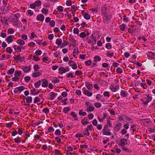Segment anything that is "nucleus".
<instances>
[{
	"label": "nucleus",
	"mask_w": 155,
	"mask_h": 155,
	"mask_svg": "<svg viewBox=\"0 0 155 155\" xmlns=\"http://www.w3.org/2000/svg\"><path fill=\"white\" fill-rule=\"evenodd\" d=\"M91 39H92L94 41H93L92 40L88 38H87V41L88 44H90L91 45H93L96 44V38L92 34L91 35Z\"/></svg>",
	"instance_id": "1"
},
{
	"label": "nucleus",
	"mask_w": 155,
	"mask_h": 155,
	"mask_svg": "<svg viewBox=\"0 0 155 155\" xmlns=\"http://www.w3.org/2000/svg\"><path fill=\"white\" fill-rule=\"evenodd\" d=\"M103 17V21L106 24H108L111 18V16L110 15L106 14L105 15H102Z\"/></svg>",
	"instance_id": "2"
},
{
	"label": "nucleus",
	"mask_w": 155,
	"mask_h": 155,
	"mask_svg": "<svg viewBox=\"0 0 155 155\" xmlns=\"http://www.w3.org/2000/svg\"><path fill=\"white\" fill-rule=\"evenodd\" d=\"M86 106L87 107L86 108V111L87 112H91L94 110V107L91 106L89 102H86L85 104Z\"/></svg>",
	"instance_id": "3"
},
{
	"label": "nucleus",
	"mask_w": 155,
	"mask_h": 155,
	"mask_svg": "<svg viewBox=\"0 0 155 155\" xmlns=\"http://www.w3.org/2000/svg\"><path fill=\"white\" fill-rule=\"evenodd\" d=\"M150 121L148 119H142L140 121V123L142 126H147L150 124Z\"/></svg>",
	"instance_id": "4"
},
{
	"label": "nucleus",
	"mask_w": 155,
	"mask_h": 155,
	"mask_svg": "<svg viewBox=\"0 0 155 155\" xmlns=\"http://www.w3.org/2000/svg\"><path fill=\"white\" fill-rule=\"evenodd\" d=\"M58 70L59 73L61 74H63L66 72L68 71H69V69L68 67L64 68L63 67H61L58 68Z\"/></svg>",
	"instance_id": "5"
},
{
	"label": "nucleus",
	"mask_w": 155,
	"mask_h": 155,
	"mask_svg": "<svg viewBox=\"0 0 155 155\" xmlns=\"http://www.w3.org/2000/svg\"><path fill=\"white\" fill-rule=\"evenodd\" d=\"M13 48L14 50L16 51L20 52H21V49L24 50L25 49V47L24 46H17L16 45H14L13 46Z\"/></svg>",
	"instance_id": "6"
},
{
	"label": "nucleus",
	"mask_w": 155,
	"mask_h": 155,
	"mask_svg": "<svg viewBox=\"0 0 155 155\" xmlns=\"http://www.w3.org/2000/svg\"><path fill=\"white\" fill-rule=\"evenodd\" d=\"M127 140L125 138L120 139L119 143L118 145L121 147L124 146L126 144H127Z\"/></svg>",
	"instance_id": "7"
},
{
	"label": "nucleus",
	"mask_w": 155,
	"mask_h": 155,
	"mask_svg": "<svg viewBox=\"0 0 155 155\" xmlns=\"http://www.w3.org/2000/svg\"><path fill=\"white\" fill-rule=\"evenodd\" d=\"M107 11V8L105 5H103L101 7V13L102 15L107 14L106 13Z\"/></svg>",
	"instance_id": "8"
},
{
	"label": "nucleus",
	"mask_w": 155,
	"mask_h": 155,
	"mask_svg": "<svg viewBox=\"0 0 155 155\" xmlns=\"http://www.w3.org/2000/svg\"><path fill=\"white\" fill-rule=\"evenodd\" d=\"M103 133L104 135L110 136L111 135V133L109 131V130L108 128H107V127H104Z\"/></svg>",
	"instance_id": "9"
},
{
	"label": "nucleus",
	"mask_w": 155,
	"mask_h": 155,
	"mask_svg": "<svg viewBox=\"0 0 155 155\" xmlns=\"http://www.w3.org/2000/svg\"><path fill=\"white\" fill-rule=\"evenodd\" d=\"M152 97L150 96H147L143 100V104L145 105H147V104L151 100Z\"/></svg>",
	"instance_id": "10"
},
{
	"label": "nucleus",
	"mask_w": 155,
	"mask_h": 155,
	"mask_svg": "<svg viewBox=\"0 0 155 155\" xmlns=\"http://www.w3.org/2000/svg\"><path fill=\"white\" fill-rule=\"evenodd\" d=\"M22 69H23L24 72L25 73L28 72L31 70L30 67L25 66H23L22 68Z\"/></svg>",
	"instance_id": "11"
},
{
	"label": "nucleus",
	"mask_w": 155,
	"mask_h": 155,
	"mask_svg": "<svg viewBox=\"0 0 155 155\" xmlns=\"http://www.w3.org/2000/svg\"><path fill=\"white\" fill-rule=\"evenodd\" d=\"M41 81H43L41 86L43 87H47L48 84V80L46 79H43Z\"/></svg>",
	"instance_id": "12"
},
{
	"label": "nucleus",
	"mask_w": 155,
	"mask_h": 155,
	"mask_svg": "<svg viewBox=\"0 0 155 155\" xmlns=\"http://www.w3.org/2000/svg\"><path fill=\"white\" fill-rule=\"evenodd\" d=\"M36 19L38 21H42L44 20V15L42 14H39L37 16Z\"/></svg>",
	"instance_id": "13"
},
{
	"label": "nucleus",
	"mask_w": 155,
	"mask_h": 155,
	"mask_svg": "<svg viewBox=\"0 0 155 155\" xmlns=\"http://www.w3.org/2000/svg\"><path fill=\"white\" fill-rule=\"evenodd\" d=\"M110 89L112 91L115 92L119 89V86L117 85L114 87L113 85H111L110 87Z\"/></svg>",
	"instance_id": "14"
},
{
	"label": "nucleus",
	"mask_w": 155,
	"mask_h": 155,
	"mask_svg": "<svg viewBox=\"0 0 155 155\" xmlns=\"http://www.w3.org/2000/svg\"><path fill=\"white\" fill-rule=\"evenodd\" d=\"M42 71H40L39 72H33L32 73V76L33 78H35L38 77L41 74Z\"/></svg>",
	"instance_id": "15"
},
{
	"label": "nucleus",
	"mask_w": 155,
	"mask_h": 155,
	"mask_svg": "<svg viewBox=\"0 0 155 155\" xmlns=\"http://www.w3.org/2000/svg\"><path fill=\"white\" fill-rule=\"evenodd\" d=\"M69 40L71 42V43L70 44V47L72 45L74 47H75L76 46V41L75 39L72 37H71L69 39Z\"/></svg>",
	"instance_id": "16"
},
{
	"label": "nucleus",
	"mask_w": 155,
	"mask_h": 155,
	"mask_svg": "<svg viewBox=\"0 0 155 155\" xmlns=\"http://www.w3.org/2000/svg\"><path fill=\"white\" fill-rule=\"evenodd\" d=\"M83 93L84 94H85L88 97H91L92 95V92H90L89 91H88L87 90H84V91Z\"/></svg>",
	"instance_id": "17"
},
{
	"label": "nucleus",
	"mask_w": 155,
	"mask_h": 155,
	"mask_svg": "<svg viewBox=\"0 0 155 155\" xmlns=\"http://www.w3.org/2000/svg\"><path fill=\"white\" fill-rule=\"evenodd\" d=\"M122 124L120 123H118L114 127V130L115 131H119L121 128Z\"/></svg>",
	"instance_id": "18"
},
{
	"label": "nucleus",
	"mask_w": 155,
	"mask_h": 155,
	"mask_svg": "<svg viewBox=\"0 0 155 155\" xmlns=\"http://www.w3.org/2000/svg\"><path fill=\"white\" fill-rule=\"evenodd\" d=\"M123 120L125 122L127 121L132 122V120L125 115H123Z\"/></svg>",
	"instance_id": "19"
},
{
	"label": "nucleus",
	"mask_w": 155,
	"mask_h": 155,
	"mask_svg": "<svg viewBox=\"0 0 155 155\" xmlns=\"http://www.w3.org/2000/svg\"><path fill=\"white\" fill-rule=\"evenodd\" d=\"M16 42L20 45H23L25 43V41L21 39H18L17 41Z\"/></svg>",
	"instance_id": "20"
},
{
	"label": "nucleus",
	"mask_w": 155,
	"mask_h": 155,
	"mask_svg": "<svg viewBox=\"0 0 155 155\" xmlns=\"http://www.w3.org/2000/svg\"><path fill=\"white\" fill-rule=\"evenodd\" d=\"M14 37L13 35H10L7 38V41L8 43H10L13 41V38Z\"/></svg>",
	"instance_id": "21"
},
{
	"label": "nucleus",
	"mask_w": 155,
	"mask_h": 155,
	"mask_svg": "<svg viewBox=\"0 0 155 155\" xmlns=\"http://www.w3.org/2000/svg\"><path fill=\"white\" fill-rule=\"evenodd\" d=\"M50 99L52 100L55 97L56 95H57V94H55L54 92H51L50 93Z\"/></svg>",
	"instance_id": "22"
},
{
	"label": "nucleus",
	"mask_w": 155,
	"mask_h": 155,
	"mask_svg": "<svg viewBox=\"0 0 155 155\" xmlns=\"http://www.w3.org/2000/svg\"><path fill=\"white\" fill-rule=\"evenodd\" d=\"M121 149L123 151L127 153H130L132 152L131 150L129 149L124 146L122 147Z\"/></svg>",
	"instance_id": "23"
},
{
	"label": "nucleus",
	"mask_w": 155,
	"mask_h": 155,
	"mask_svg": "<svg viewBox=\"0 0 155 155\" xmlns=\"http://www.w3.org/2000/svg\"><path fill=\"white\" fill-rule=\"evenodd\" d=\"M21 74V72L20 70H16L14 73V76L19 77Z\"/></svg>",
	"instance_id": "24"
},
{
	"label": "nucleus",
	"mask_w": 155,
	"mask_h": 155,
	"mask_svg": "<svg viewBox=\"0 0 155 155\" xmlns=\"http://www.w3.org/2000/svg\"><path fill=\"white\" fill-rule=\"evenodd\" d=\"M86 86L87 88L89 90L92 89L93 86L92 85L90 84L89 82H87L86 83Z\"/></svg>",
	"instance_id": "25"
},
{
	"label": "nucleus",
	"mask_w": 155,
	"mask_h": 155,
	"mask_svg": "<svg viewBox=\"0 0 155 155\" xmlns=\"http://www.w3.org/2000/svg\"><path fill=\"white\" fill-rule=\"evenodd\" d=\"M41 81H38L34 84V86L36 88H38L41 85Z\"/></svg>",
	"instance_id": "26"
},
{
	"label": "nucleus",
	"mask_w": 155,
	"mask_h": 155,
	"mask_svg": "<svg viewBox=\"0 0 155 155\" xmlns=\"http://www.w3.org/2000/svg\"><path fill=\"white\" fill-rule=\"evenodd\" d=\"M79 53L78 49L77 48H75L74 49L73 51V56L75 57V56L77 54Z\"/></svg>",
	"instance_id": "27"
},
{
	"label": "nucleus",
	"mask_w": 155,
	"mask_h": 155,
	"mask_svg": "<svg viewBox=\"0 0 155 155\" xmlns=\"http://www.w3.org/2000/svg\"><path fill=\"white\" fill-rule=\"evenodd\" d=\"M62 42V40L61 39H57L56 40V44L58 45H60Z\"/></svg>",
	"instance_id": "28"
},
{
	"label": "nucleus",
	"mask_w": 155,
	"mask_h": 155,
	"mask_svg": "<svg viewBox=\"0 0 155 155\" xmlns=\"http://www.w3.org/2000/svg\"><path fill=\"white\" fill-rule=\"evenodd\" d=\"M71 115L73 117L75 118L76 120H78V118L77 115L74 112H72L71 113Z\"/></svg>",
	"instance_id": "29"
},
{
	"label": "nucleus",
	"mask_w": 155,
	"mask_h": 155,
	"mask_svg": "<svg viewBox=\"0 0 155 155\" xmlns=\"http://www.w3.org/2000/svg\"><path fill=\"white\" fill-rule=\"evenodd\" d=\"M34 3L35 6L37 7L40 6L41 5V1L39 0L35 2Z\"/></svg>",
	"instance_id": "30"
},
{
	"label": "nucleus",
	"mask_w": 155,
	"mask_h": 155,
	"mask_svg": "<svg viewBox=\"0 0 155 155\" xmlns=\"http://www.w3.org/2000/svg\"><path fill=\"white\" fill-rule=\"evenodd\" d=\"M41 12L43 14L46 15L48 14V10L46 8H43L41 10Z\"/></svg>",
	"instance_id": "31"
},
{
	"label": "nucleus",
	"mask_w": 155,
	"mask_h": 155,
	"mask_svg": "<svg viewBox=\"0 0 155 155\" xmlns=\"http://www.w3.org/2000/svg\"><path fill=\"white\" fill-rule=\"evenodd\" d=\"M27 103H30L32 101V98L31 97H28L26 99Z\"/></svg>",
	"instance_id": "32"
},
{
	"label": "nucleus",
	"mask_w": 155,
	"mask_h": 155,
	"mask_svg": "<svg viewBox=\"0 0 155 155\" xmlns=\"http://www.w3.org/2000/svg\"><path fill=\"white\" fill-rule=\"evenodd\" d=\"M84 18L87 20H89L90 18V15L88 14L85 13L84 15Z\"/></svg>",
	"instance_id": "33"
},
{
	"label": "nucleus",
	"mask_w": 155,
	"mask_h": 155,
	"mask_svg": "<svg viewBox=\"0 0 155 155\" xmlns=\"http://www.w3.org/2000/svg\"><path fill=\"white\" fill-rule=\"evenodd\" d=\"M14 141L16 143H19L21 142V138L17 137L14 139Z\"/></svg>",
	"instance_id": "34"
},
{
	"label": "nucleus",
	"mask_w": 155,
	"mask_h": 155,
	"mask_svg": "<svg viewBox=\"0 0 155 155\" xmlns=\"http://www.w3.org/2000/svg\"><path fill=\"white\" fill-rule=\"evenodd\" d=\"M112 126L110 120H108L107 121V125L104 127H107V128L108 127H111Z\"/></svg>",
	"instance_id": "35"
},
{
	"label": "nucleus",
	"mask_w": 155,
	"mask_h": 155,
	"mask_svg": "<svg viewBox=\"0 0 155 155\" xmlns=\"http://www.w3.org/2000/svg\"><path fill=\"white\" fill-rule=\"evenodd\" d=\"M57 10L59 12H62L63 11V7L61 6H59L57 7Z\"/></svg>",
	"instance_id": "36"
},
{
	"label": "nucleus",
	"mask_w": 155,
	"mask_h": 155,
	"mask_svg": "<svg viewBox=\"0 0 155 155\" xmlns=\"http://www.w3.org/2000/svg\"><path fill=\"white\" fill-rule=\"evenodd\" d=\"M15 71V69L14 68H12L9 69L7 72L8 74H12Z\"/></svg>",
	"instance_id": "37"
},
{
	"label": "nucleus",
	"mask_w": 155,
	"mask_h": 155,
	"mask_svg": "<svg viewBox=\"0 0 155 155\" xmlns=\"http://www.w3.org/2000/svg\"><path fill=\"white\" fill-rule=\"evenodd\" d=\"M140 86L141 87H142L144 89H147V85L146 83H142L141 84Z\"/></svg>",
	"instance_id": "38"
},
{
	"label": "nucleus",
	"mask_w": 155,
	"mask_h": 155,
	"mask_svg": "<svg viewBox=\"0 0 155 155\" xmlns=\"http://www.w3.org/2000/svg\"><path fill=\"white\" fill-rule=\"evenodd\" d=\"M94 59L95 61L96 62L97 61H100L101 58L99 56H96L94 57Z\"/></svg>",
	"instance_id": "39"
},
{
	"label": "nucleus",
	"mask_w": 155,
	"mask_h": 155,
	"mask_svg": "<svg viewBox=\"0 0 155 155\" xmlns=\"http://www.w3.org/2000/svg\"><path fill=\"white\" fill-rule=\"evenodd\" d=\"M19 80V77L17 76H15V77L12 78V80L14 81H17Z\"/></svg>",
	"instance_id": "40"
},
{
	"label": "nucleus",
	"mask_w": 155,
	"mask_h": 155,
	"mask_svg": "<svg viewBox=\"0 0 155 155\" xmlns=\"http://www.w3.org/2000/svg\"><path fill=\"white\" fill-rule=\"evenodd\" d=\"M70 110V108L69 107H64L63 110V112L65 113H67L68 111Z\"/></svg>",
	"instance_id": "41"
},
{
	"label": "nucleus",
	"mask_w": 155,
	"mask_h": 155,
	"mask_svg": "<svg viewBox=\"0 0 155 155\" xmlns=\"http://www.w3.org/2000/svg\"><path fill=\"white\" fill-rule=\"evenodd\" d=\"M79 114L80 115H82L83 116H85L87 114V113L86 112L83 111L81 110L79 111Z\"/></svg>",
	"instance_id": "42"
},
{
	"label": "nucleus",
	"mask_w": 155,
	"mask_h": 155,
	"mask_svg": "<svg viewBox=\"0 0 155 155\" xmlns=\"http://www.w3.org/2000/svg\"><path fill=\"white\" fill-rule=\"evenodd\" d=\"M105 47L107 49H110L112 48L111 45L110 43H107L106 44Z\"/></svg>",
	"instance_id": "43"
},
{
	"label": "nucleus",
	"mask_w": 155,
	"mask_h": 155,
	"mask_svg": "<svg viewBox=\"0 0 155 155\" xmlns=\"http://www.w3.org/2000/svg\"><path fill=\"white\" fill-rule=\"evenodd\" d=\"M39 68L40 67L38 64H36L34 66V69L35 71H37Z\"/></svg>",
	"instance_id": "44"
},
{
	"label": "nucleus",
	"mask_w": 155,
	"mask_h": 155,
	"mask_svg": "<svg viewBox=\"0 0 155 155\" xmlns=\"http://www.w3.org/2000/svg\"><path fill=\"white\" fill-rule=\"evenodd\" d=\"M125 25L124 24H122L120 25V30L122 31H124L125 29Z\"/></svg>",
	"instance_id": "45"
},
{
	"label": "nucleus",
	"mask_w": 155,
	"mask_h": 155,
	"mask_svg": "<svg viewBox=\"0 0 155 155\" xmlns=\"http://www.w3.org/2000/svg\"><path fill=\"white\" fill-rule=\"evenodd\" d=\"M115 150L116 153L118 154L121 151V150L120 148H118L116 146H115Z\"/></svg>",
	"instance_id": "46"
},
{
	"label": "nucleus",
	"mask_w": 155,
	"mask_h": 155,
	"mask_svg": "<svg viewBox=\"0 0 155 155\" xmlns=\"http://www.w3.org/2000/svg\"><path fill=\"white\" fill-rule=\"evenodd\" d=\"M79 36L81 38H84L86 36V34L84 32H82L80 33Z\"/></svg>",
	"instance_id": "47"
},
{
	"label": "nucleus",
	"mask_w": 155,
	"mask_h": 155,
	"mask_svg": "<svg viewBox=\"0 0 155 155\" xmlns=\"http://www.w3.org/2000/svg\"><path fill=\"white\" fill-rule=\"evenodd\" d=\"M21 38L22 39L24 40H26L28 38L27 35L24 34L22 35Z\"/></svg>",
	"instance_id": "48"
},
{
	"label": "nucleus",
	"mask_w": 155,
	"mask_h": 155,
	"mask_svg": "<svg viewBox=\"0 0 155 155\" xmlns=\"http://www.w3.org/2000/svg\"><path fill=\"white\" fill-rule=\"evenodd\" d=\"M79 30L78 28H75L73 30V33L75 34H78L79 33Z\"/></svg>",
	"instance_id": "49"
},
{
	"label": "nucleus",
	"mask_w": 155,
	"mask_h": 155,
	"mask_svg": "<svg viewBox=\"0 0 155 155\" xmlns=\"http://www.w3.org/2000/svg\"><path fill=\"white\" fill-rule=\"evenodd\" d=\"M104 97H110V94L108 91H105L104 93Z\"/></svg>",
	"instance_id": "50"
},
{
	"label": "nucleus",
	"mask_w": 155,
	"mask_h": 155,
	"mask_svg": "<svg viewBox=\"0 0 155 155\" xmlns=\"http://www.w3.org/2000/svg\"><path fill=\"white\" fill-rule=\"evenodd\" d=\"M24 80L26 82H28L30 80V78L29 76H26L24 78Z\"/></svg>",
	"instance_id": "51"
},
{
	"label": "nucleus",
	"mask_w": 155,
	"mask_h": 155,
	"mask_svg": "<svg viewBox=\"0 0 155 155\" xmlns=\"http://www.w3.org/2000/svg\"><path fill=\"white\" fill-rule=\"evenodd\" d=\"M18 91L20 92L19 93H20L21 92L23 91L24 89V87L23 86H20L17 87Z\"/></svg>",
	"instance_id": "52"
},
{
	"label": "nucleus",
	"mask_w": 155,
	"mask_h": 155,
	"mask_svg": "<svg viewBox=\"0 0 155 155\" xmlns=\"http://www.w3.org/2000/svg\"><path fill=\"white\" fill-rule=\"evenodd\" d=\"M6 51L8 53H11L12 51V50L11 49L10 47H8L6 48Z\"/></svg>",
	"instance_id": "53"
},
{
	"label": "nucleus",
	"mask_w": 155,
	"mask_h": 155,
	"mask_svg": "<svg viewBox=\"0 0 155 155\" xmlns=\"http://www.w3.org/2000/svg\"><path fill=\"white\" fill-rule=\"evenodd\" d=\"M35 43L33 42H30L28 44V46L29 47H34L35 46Z\"/></svg>",
	"instance_id": "54"
},
{
	"label": "nucleus",
	"mask_w": 155,
	"mask_h": 155,
	"mask_svg": "<svg viewBox=\"0 0 155 155\" xmlns=\"http://www.w3.org/2000/svg\"><path fill=\"white\" fill-rule=\"evenodd\" d=\"M85 63L87 66H89L91 64V60H89L88 61H85Z\"/></svg>",
	"instance_id": "55"
},
{
	"label": "nucleus",
	"mask_w": 155,
	"mask_h": 155,
	"mask_svg": "<svg viewBox=\"0 0 155 155\" xmlns=\"http://www.w3.org/2000/svg\"><path fill=\"white\" fill-rule=\"evenodd\" d=\"M71 67L74 70L76 69L77 67V65L75 63L73 64Z\"/></svg>",
	"instance_id": "56"
},
{
	"label": "nucleus",
	"mask_w": 155,
	"mask_h": 155,
	"mask_svg": "<svg viewBox=\"0 0 155 155\" xmlns=\"http://www.w3.org/2000/svg\"><path fill=\"white\" fill-rule=\"evenodd\" d=\"M50 25L52 27H54L55 25V22L54 20H52L49 23Z\"/></svg>",
	"instance_id": "57"
},
{
	"label": "nucleus",
	"mask_w": 155,
	"mask_h": 155,
	"mask_svg": "<svg viewBox=\"0 0 155 155\" xmlns=\"http://www.w3.org/2000/svg\"><path fill=\"white\" fill-rule=\"evenodd\" d=\"M94 106L97 108H100L101 107V104L99 103H95Z\"/></svg>",
	"instance_id": "58"
},
{
	"label": "nucleus",
	"mask_w": 155,
	"mask_h": 155,
	"mask_svg": "<svg viewBox=\"0 0 155 155\" xmlns=\"http://www.w3.org/2000/svg\"><path fill=\"white\" fill-rule=\"evenodd\" d=\"M40 101V98L38 97H35V98L34 100V103L35 104L38 102H39Z\"/></svg>",
	"instance_id": "59"
},
{
	"label": "nucleus",
	"mask_w": 155,
	"mask_h": 155,
	"mask_svg": "<svg viewBox=\"0 0 155 155\" xmlns=\"http://www.w3.org/2000/svg\"><path fill=\"white\" fill-rule=\"evenodd\" d=\"M14 32V31L12 28H9L8 30V33L10 34H13Z\"/></svg>",
	"instance_id": "60"
},
{
	"label": "nucleus",
	"mask_w": 155,
	"mask_h": 155,
	"mask_svg": "<svg viewBox=\"0 0 155 155\" xmlns=\"http://www.w3.org/2000/svg\"><path fill=\"white\" fill-rule=\"evenodd\" d=\"M36 35L35 34L34 32H32L31 34V36L30 37L31 39H33L34 37H36Z\"/></svg>",
	"instance_id": "61"
},
{
	"label": "nucleus",
	"mask_w": 155,
	"mask_h": 155,
	"mask_svg": "<svg viewBox=\"0 0 155 155\" xmlns=\"http://www.w3.org/2000/svg\"><path fill=\"white\" fill-rule=\"evenodd\" d=\"M89 133L88 131V129L87 128H86V130L85 131V132L84 133V135H87L89 136Z\"/></svg>",
	"instance_id": "62"
},
{
	"label": "nucleus",
	"mask_w": 155,
	"mask_h": 155,
	"mask_svg": "<svg viewBox=\"0 0 155 155\" xmlns=\"http://www.w3.org/2000/svg\"><path fill=\"white\" fill-rule=\"evenodd\" d=\"M117 71L118 73H122L123 71L122 70V69L120 68H118L117 70H116Z\"/></svg>",
	"instance_id": "63"
},
{
	"label": "nucleus",
	"mask_w": 155,
	"mask_h": 155,
	"mask_svg": "<svg viewBox=\"0 0 155 155\" xmlns=\"http://www.w3.org/2000/svg\"><path fill=\"white\" fill-rule=\"evenodd\" d=\"M55 154V155H58L59 154H61L60 151L56 149L54 150Z\"/></svg>",
	"instance_id": "64"
}]
</instances>
